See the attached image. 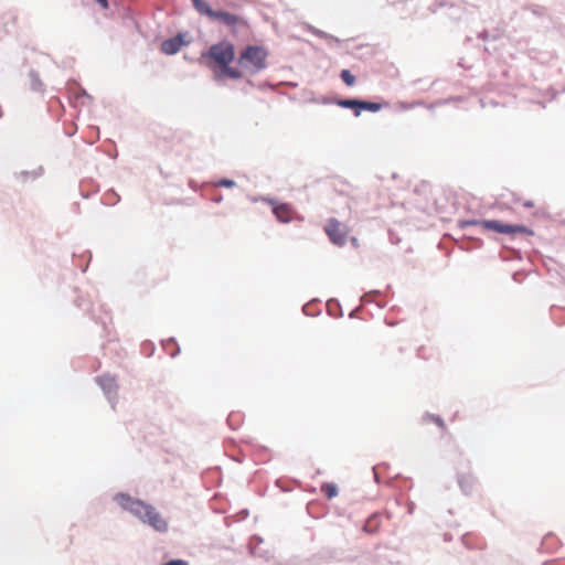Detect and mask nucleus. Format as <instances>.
Returning <instances> with one entry per match:
<instances>
[{
	"mask_svg": "<svg viewBox=\"0 0 565 565\" xmlns=\"http://www.w3.org/2000/svg\"><path fill=\"white\" fill-rule=\"evenodd\" d=\"M236 60L235 44L227 39H222L204 49L195 61L209 68L213 74V81L220 83L225 79L238 81L244 77L245 73L232 65Z\"/></svg>",
	"mask_w": 565,
	"mask_h": 565,
	"instance_id": "obj_1",
	"label": "nucleus"
},
{
	"mask_svg": "<svg viewBox=\"0 0 565 565\" xmlns=\"http://www.w3.org/2000/svg\"><path fill=\"white\" fill-rule=\"evenodd\" d=\"M268 50L264 45L247 44L238 54L237 67L243 72L246 70L249 75H255L267 68Z\"/></svg>",
	"mask_w": 565,
	"mask_h": 565,
	"instance_id": "obj_2",
	"label": "nucleus"
},
{
	"mask_svg": "<svg viewBox=\"0 0 565 565\" xmlns=\"http://www.w3.org/2000/svg\"><path fill=\"white\" fill-rule=\"evenodd\" d=\"M484 231L505 235L510 239H514L518 235L533 236L535 234L531 227L524 224L509 223L497 218L486 222Z\"/></svg>",
	"mask_w": 565,
	"mask_h": 565,
	"instance_id": "obj_3",
	"label": "nucleus"
},
{
	"mask_svg": "<svg viewBox=\"0 0 565 565\" xmlns=\"http://www.w3.org/2000/svg\"><path fill=\"white\" fill-rule=\"evenodd\" d=\"M113 501L115 503H117L118 507H120V509L122 511L129 512L132 516L138 519L140 522H142V520L145 518L143 513H145V511H147L148 505L150 504V503H148L139 498H135L130 493L124 492V491H120V492H117L116 494H114Z\"/></svg>",
	"mask_w": 565,
	"mask_h": 565,
	"instance_id": "obj_4",
	"label": "nucleus"
},
{
	"mask_svg": "<svg viewBox=\"0 0 565 565\" xmlns=\"http://www.w3.org/2000/svg\"><path fill=\"white\" fill-rule=\"evenodd\" d=\"M253 201L254 202L263 201V202L269 204L271 207L273 214L275 215L276 220L279 223L288 224L294 218H297L299 221L303 220L302 216H298V215L295 216L296 212L290 203L281 202L277 199L268 198V196L254 198Z\"/></svg>",
	"mask_w": 565,
	"mask_h": 565,
	"instance_id": "obj_5",
	"label": "nucleus"
},
{
	"mask_svg": "<svg viewBox=\"0 0 565 565\" xmlns=\"http://www.w3.org/2000/svg\"><path fill=\"white\" fill-rule=\"evenodd\" d=\"M211 21H217L222 23L223 25L230 28L231 33L233 35L237 34L238 28H248V21L246 18L231 13L224 9L215 10L213 17L211 18Z\"/></svg>",
	"mask_w": 565,
	"mask_h": 565,
	"instance_id": "obj_6",
	"label": "nucleus"
},
{
	"mask_svg": "<svg viewBox=\"0 0 565 565\" xmlns=\"http://www.w3.org/2000/svg\"><path fill=\"white\" fill-rule=\"evenodd\" d=\"M191 42L192 38L189 31H179L177 34L164 39L161 42L160 50L166 55H175Z\"/></svg>",
	"mask_w": 565,
	"mask_h": 565,
	"instance_id": "obj_7",
	"label": "nucleus"
},
{
	"mask_svg": "<svg viewBox=\"0 0 565 565\" xmlns=\"http://www.w3.org/2000/svg\"><path fill=\"white\" fill-rule=\"evenodd\" d=\"M324 232L329 238V241L338 247H342L347 243L348 232L342 228V224L335 217H330L328 220L327 225L324 226Z\"/></svg>",
	"mask_w": 565,
	"mask_h": 565,
	"instance_id": "obj_8",
	"label": "nucleus"
},
{
	"mask_svg": "<svg viewBox=\"0 0 565 565\" xmlns=\"http://www.w3.org/2000/svg\"><path fill=\"white\" fill-rule=\"evenodd\" d=\"M96 383L102 388L105 397L107 398L108 403L110 404L111 408L115 409L116 403H117V383L115 377L110 376L109 374H103L95 377Z\"/></svg>",
	"mask_w": 565,
	"mask_h": 565,
	"instance_id": "obj_9",
	"label": "nucleus"
},
{
	"mask_svg": "<svg viewBox=\"0 0 565 565\" xmlns=\"http://www.w3.org/2000/svg\"><path fill=\"white\" fill-rule=\"evenodd\" d=\"M143 520L142 524H146L153 529L154 531L159 533H166L169 530L168 522L163 519L160 512L157 511V509L149 504L147 511L143 513Z\"/></svg>",
	"mask_w": 565,
	"mask_h": 565,
	"instance_id": "obj_10",
	"label": "nucleus"
},
{
	"mask_svg": "<svg viewBox=\"0 0 565 565\" xmlns=\"http://www.w3.org/2000/svg\"><path fill=\"white\" fill-rule=\"evenodd\" d=\"M67 92L70 100H75L79 103L81 106H88L94 103V98L92 95L87 93V90L75 79L67 82Z\"/></svg>",
	"mask_w": 565,
	"mask_h": 565,
	"instance_id": "obj_11",
	"label": "nucleus"
},
{
	"mask_svg": "<svg viewBox=\"0 0 565 565\" xmlns=\"http://www.w3.org/2000/svg\"><path fill=\"white\" fill-rule=\"evenodd\" d=\"M381 519L382 514L380 512H373L369 515V518L365 520L362 531L366 534H376L380 531L381 527Z\"/></svg>",
	"mask_w": 565,
	"mask_h": 565,
	"instance_id": "obj_12",
	"label": "nucleus"
},
{
	"mask_svg": "<svg viewBox=\"0 0 565 565\" xmlns=\"http://www.w3.org/2000/svg\"><path fill=\"white\" fill-rule=\"evenodd\" d=\"M475 477L470 473H458L457 482L465 495H470L475 487Z\"/></svg>",
	"mask_w": 565,
	"mask_h": 565,
	"instance_id": "obj_13",
	"label": "nucleus"
},
{
	"mask_svg": "<svg viewBox=\"0 0 565 565\" xmlns=\"http://www.w3.org/2000/svg\"><path fill=\"white\" fill-rule=\"evenodd\" d=\"M118 18L121 20V24L126 28L131 25H137V21L135 20L134 12L130 7L119 6L116 10Z\"/></svg>",
	"mask_w": 565,
	"mask_h": 565,
	"instance_id": "obj_14",
	"label": "nucleus"
},
{
	"mask_svg": "<svg viewBox=\"0 0 565 565\" xmlns=\"http://www.w3.org/2000/svg\"><path fill=\"white\" fill-rule=\"evenodd\" d=\"M482 246H483V241L481 238L472 236V235H463L459 243L460 249L467 250V252L477 249V248H481Z\"/></svg>",
	"mask_w": 565,
	"mask_h": 565,
	"instance_id": "obj_15",
	"label": "nucleus"
},
{
	"mask_svg": "<svg viewBox=\"0 0 565 565\" xmlns=\"http://www.w3.org/2000/svg\"><path fill=\"white\" fill-rule=\"evenodd\" d=\"M193 8L203 17H206L211 20L215 10L210 6V3L205 0H191Z\"/></svg>",
	"mask_w": 565,
	"mask_h": 565,
	"instance_id": "obj_16",
	"label": "nucleus"
},
{
	"mask_svg": "<svg viewBox=\"0 0 565 565\" xmlns=\"http://www.w3.org/2000/svg\"><path fill=\"white\" fill-rule=\"evenodd\" d=\"M30 79V88L36 93H44L45 86L44 83L40 78V74L38 71L31 68L28 73Z\"/></svg>",
	"mask_w": 565,
	"mask_h": 565,
	"instance_id": "obj_17",
	"label": "nucleus"
},
{
	"mask_svg": "<svg viewBox=\"0 0 565 565\" xmlns=\"http://www.w3.org/2000/svg\"><path fill=\"white\" fill-rule=\"evenodd\" d=\"M363 106H364V111H369V113H377L384 108H387L390 106V103L384 100V99H381V100H370V99H365L363 98Z\"/></svg>",
	"mask_w": 565,
	"mask_h": 565,
	"instance_id": "obj_18",
	"label": "nucleus"
},
{
	"mask_svg": "<svg viewBox=\"0 0 565 565\" xmlns=\"http://www.w3.org/2000/svg\"><path fill=\"white\" fill-rule=\"evenodd\" d=\"M327 312L332 318H341L343 316L342 306L335 298H330L327 301Z\"/></svg>",
	"mask_w": 565,
	"mask_h": 565,
	"instance_id": "obj_19",
	"label": "nucleus"
},
{
	"mask_svg": "<svg viewBox=\"0 0 565 565\" xmlns=\"http://www.w3.org/2000/svg\"><path fill=\"white\" fill-rule=\"evenodd\" d=\"M161 344L163 347V350L171 358L178 356L181 352V349L174 338H169L168 340H162Z\"/></svg>",
	"mask_w": 565,
	"mask_h": 565,
	"instance_id": "obj_20",
	"label": "nucleus"
},
{
	"mask_svg": "<svg viewBox=\"0 0 565 565\" xmlns=\"http://www.w3.org/2000/svg\"><path fill=\"white\" fill-rule=\"evenodd\" d=\"M74 264L77 268H79L83 273H85L88 268L89 262L92 259V253L86 250L83 255L77 256L75 253L73 254Z\"/></svg>",
	"mask_w": 565,
	"mask_h": 565,
	"instance_id": "obj_21",
	"label": "nucleus"
},
{
	"mask_svg": "<svg viewBox=\"0 0 565 565\" xmlns=\"http://www.w3.org/2000/svg\"><path fill=\"white\" fill-rule=\"evenodd\" d=\"M446 8H448L447 15L451 20L458 21L465 14V8L462 4L448 2V6Z\"/></svg>",
	"mask_w": 565,
	"mask_h": 565,
	"instance_id": "obj_22",
	"label": "nucleus"
},
{
	"mask_svg": "<svg viewBox=\"0 0 565 565\" xmlns=\"http://www.w3.org/2000/svg\"><path fill=\"white\" fill-rule=\"evenodd\" d=\"M43 173H44L43 167H39L32 171L22 170L21 172L15 173V175L18 179H21L22 182H26L30 178L35 180V179L40 178Z\"/></svg>",
	"mask_w": 565,
	"mask_h": 565,
	"instance_id": "obj_23",
	"label": "nucleus"
},
{
	"mask_svg": "<svg viewBox=\"0 0 565 565\" xmlns=\"http://www.w3.org/2000/svg\"><path fill=\"white\" fill-rule=\"evenodd\" d=\"M321 492L328 500H331L339 494V487L334 482H323L321 484Z\"/></svg>",
	"mask_w": 565,
	"mask_h": 565,
	"instance_id": "obj_24",
	"label": "nucleus"
},
{
	"mask_svg": "<svg viewBox=\"0 0 565 565\" xmlns=\"http://www.w3.org/2000/svg\"><path fill=\"white\" fill-rule=\"evenodd\" d=\"M243 420L244 415L239 412H232L226 419L227 425L232 430L238 429L242 426Z\"/></svg>",
	"mask_w": 565,
	"mask_h": 565,
	"instance_id": "obj_25",
	"label": "nucleus"
},
{
	"mask_svg": "<svg viewBox=\"0 0 565 565\" xmlns=\"http://www.w3.org/2000/svg\"><path fill=\"white\" fill-rule=\"evenodd\" d=\"M491 220L487 218H467V220H459L458 226L459 228L463 230L468 226H480L484 231V224L486 222H490Z\"/></svg>",
	"mask_w": 565,
	"mask_h": 565,
	"instance_id": "obj_26",
	"label": "nucleus"
},
{
	"mask_svg": "<svg viewBox=\"0 0 565 565\" xmlns=\"http://www.w3.org/2000/svg\"><path fill=\"white\" fill-rule=\"evenodd\" d=\"M422 422L423 423H434L436 424L440 429L445 430L446 429V424H445V420L441 418V416L439 415H436V414H431L429 412H426L423 416H422Z\"/></svg>",
	"mask_w": 565,
	"mask_h": 565,
	"instance_id": "obj_27",
	"label": "nucleus"
},
{
	"mask_svg": "<svg viewBox=\"0 0 565 565\" xmlns=\"http://www.w3.org/2000/svg\"><path fill=\"white\" fill-rule=\"evenodd\" d=\"M120 201V196L114 189H109L103 196L102 203L108 206H115Z\"/></svg>",
	"mask_w": 565,
	"mask_h": 565,
	"instance_id": "obj_28",
	"label": "nucleus"
},
{
	"mask_svg": "<svg viewBox=\"0 0 565 565\" xmlns=\"http://www.w3.org/2000/svg\"><path fill=\"white\" fill-rule=\"evenodd\" d=\"M340 78L349 87L354 86L356 83V76L348 68H343L340 72Z\"/></svg>",
	"mask_w": 565,
	"mask_h": 565,
	"instance_id": "obj_29",
	"label": "nucleus"
},
{
	"mask_svg": "<svg viewBox=\"0 0 565 565\" xmlns=\"http://www.w3.org/2000/svg\"><path fill=\"white\" fill-rule=\"evenodd\" d=\"M309 31L316 35L317 38L319 39H323V40H331V41H334L337 43H340V40L338 38H335L334 35L332 34H329L320 29H317L315 26H309Z\"/></svg>",
	"mask_w": 565,
	"mask_h": 565,
	"instance_id": "obj_30",
	"label": "nucleus"
},
{
	"mask_svg": "<svg viewBox=\"0 0 565 565\" xmlns=\"http://www.w3.org/2000/svg\"><path fill=\"white\" fill-rule=\"evenodd\" d=\"M350 110H352L354 117H359L362 111H364L363 98L354 97L352 105L350 106Z\"/></svg>",
	"mask_w": 565,
	"mask_h": 565,
	"instance_id": "obj_31",
	"label": "nucleus"
},
{
	"mask_svg": "<svg viewBox=\"0 0 565 565\" xmlns=\"http://www.w3.org/2000/svg\"><path fill=\"white\" fill-rule=\"evenodd\" d=\"M85 182H86V181H82V182L79 183V193H81V196H82L83 199H88V198H90L93 194L97 193L99 189H98V186H97V185H95V184H94V182H93V181H89L88 183H90V184L93 185V189H92L90 191H86V190H84V188H83Z\"/></svg>",
	"mask_w": 565,
	"mask_h": 565,
	"instance_id": "obj_32",
	"label": "nucleus"
},
{
	"mask_svg": "<svg viewBox=\"0 0 565 565\" xmlns=\"http://www.w3.org/2000/svg\"><path fill=\"white\" fill-rule=\"evenodd\" d=\"M524 9L531 11L536 17H544L546 13V9L540 4H526Z\"/></svg>",
	"mask_w": 565,
	"mask_h": 565,
	"instance_id": "obj_33",
	"label": "nucleus"
},
{
	"mask_svg": "<svg viewBox=\"0 0 565 565\" xmlns=\"http://www.w3.org/2000/svg\"><path fill=\"white\" fill-rule=\"evenodd\" d=\"M154 350H156V347H154L153 342L146 340L141 343V353L145 356L150 358L154 353Z\"/></svg>",
	"mask_w": 565,
	"mask_h": 565,
	"instance_id": "obj_34",
	"label": "nucleus"
},
{
	"mask_svg": "<svg viewBox=\"0 0 565 565\" xmlns=\"http://www.w3.org/2000/svg\"><path fill=\"white\" fill-rule=\"evenodd\" d=\"M254 542H257V544H260L263 543V537H260L259 535L255 534L250 537V542H249V553L254 556H263L262 553H258L257 551V546H255L253 543Z\"/></svg>",
	"mask_w": 565,
	"mask_h": 565,
	"instance_id": "obj_35",
	"label": "nucleus"
},
{
	"mask_svg": "<svg viewBox=\"0 0 565 565\" xmlns=\"http://www.w3.org/2000/svg\"><path fill=\"white\" fill-rule=\"evenodd\" d=\"M319 301H320L319 299H313L312 301L303 305L302 306L303 313L306 316H309V317H317V316H319L321 313V310L318 309V310L313 311V309H310L313 302H319Z\"/></svg>",
	"mask_w": 565,
	"mask_h": 565,
	"instance_id": "obj_36",
	"label": "nucleus"
},
{
	"mask_svg": "<svg viewBox=\"0 0 565 565\" xmlns=\"http://www.w3.org/2000/svg\"><path fill=\"white\" fill-rule=\"evenodd\" d=\"M354 97H341L337 95V102H334V105L344 108L350 109V106L352 105Z\"/></svg>",
	"mask_w": 565,
	"mask_h": 565,
	"instance_id": "obj_37",
	"label": "nucleus"
},
{
	"mask_svg": "<svg viewBox=\"0 0 565 565\" xmlns=\"http://www.w3.org/2000/svg\"><path fill=\"white\" fill-rule=\"evenodd\" d=\"M74 305L82 309V310H85V311H88L92 307V302L88 300V299H85L84 297L82 296H78L75 300H74Z\"/></svg>",
	"mask_w": 565,
	"mask_h": 565,
	"instance_id": "obj_38",
	"label": "nucleus"
},
{
	"mask_svg": "<svg viewBox=\"0 0 565 565\" xmlns=\"http://www.w3.org/2000/svg\"><path fill=\"white\" fill-rule=\"evenodd\" d=\"M320 556L326 561L335 559L338 557V551L335 548H324L320 552Z\"/></svg>",
	"mask_w": 565,
	"mask_h": 565,
	"instance_id": "obj_39",
	"label": "nucleus"
},
{
	"mask_svg": "<svg viewBox=\"0 0 565 565\" xmlns=\"http://www.w3.org/2000/svg\"><path fill=\"white\" fill-rule=\"evenodd\" d=\"M216 185L221 188L232 189L236 185V182L230 178H221L216 181Z\"/></svg>",
	"mask_w": 565,
	"mask_h": 565,
	"instance_id": "obj_40",
	"label": "nucleus"
},
{
	"mask_svg": "<svg viewBox=\"0 0 565 565\" xmlns=\"http://www.w3.org/2000/svg\"><path fill=\"white\" fill-rule=\"evenodd\" d=\"M448 6V1H445V0H437L435 1L434 3H431L429 7H428V10L431 12V13H436L439 9L441 8H446Z\"/></svg>",
	"mask_w": 565,
	"mask_h": 565,
	"instance_id": "obj_41",
	"label": "nucleus"
},
{
	"mask_svg": "<svg viewBox=\"0 0 565 565\" xmlns=\"http://www.w3.org/2000/svg\"><path fill=\"white\" fill-rule=\"evenodd\" d=\"M477 38L482 41H488L490 39L497 41L499 39V35H490L489 31L484 29L477 34Z\"/></svg>",
	"mask_w": 565,
	"mask_h": 565,
	"instance_id": "obj_42",
	"label": "nucleus"
},
{
	"mask_svg": "<svg viewBox=\"0 0 565 565\" xmlns=\"http://www.w3.org/2000/svg\"><path fill=\"white\" fill-rule=\"evenodd\" d=\"M379 467L388 468V463H387V462H382V463H380V465H377V466H373V467H372L373 478H374V481H375L377 484H380V483H381V477H380V475H379V472H377V468H379Z\"/></svg>",
	"mask_w": 565,
	"mask_h": 565,
	"instance_id": "obj_43",
	"label": "nucleus"
},
{
	"mask_svg": "<svg viewBox=\"0 0 565 565\" xmlns=\"http://www.w3.org/2000/svg\"><path fill=\"white\" fill-rule=\"evenodd\" d=\"M337 102V95L334 96H321L319 103L322 105H334Z\"/></svg>",
	"mask_w": 565,
	"mask_h": 565,
	"instance_id": "obj_44",
	"label": "nucleus"
},
{
	"mask_svg": "<svg viewBox=\"0 0 565 565\" xmlns=\"http://www.w3.org/2000/svg\"><path fill=\"white\" fill-rule=\"evenodd\" d=\"M511 253H512V256L511 257H507L504 256L502 253L500 254V257L503 259V260H509V259H522V254L519 249H511Z\"/></svg>",
	"mask_w": 565,
	"mask_h": 565,
	"instance_id": "obj_45",
	"label": "nucleus"
},
{
	"mask_svg": "<svg viewBox=\"0 0 565 565\" xmlns=\"http://www.w3.org/2000/svg\"><path fill=\"white\" fill-rule=\"evenodd\" d=\"M161 565H190V564L188 561L182 559V558H171V559L162 563Z\"/></svg>",
	"mask_w": 565,
	"mask_h": 565,
	"instance_id": "obj_46",
	"label": "nucleus"
},
{
	"mask_svg": "<svg viewBox=\"0 0 565 565\" xmlns=\"http://www.w3.org/2000/svg\"><path fill=\"white\" fill-rule=\"evenodd\" d=\"M244 2H247L244 0ZM243 0H228L226 4L233 10H239L242 8Z\"/></svg>",
	"mask_w": 565,
	"mask_h": 565,
	"instance_id": "obj_47",
	"label": "nucleus"
},
{
	"mask_svg": "<svg viewBox=\"0 0 565 565\" xmlns=\"http://www.w3.org/2000/svg\"><path fill=\"white\" fill-rule=\"evenodd\" d=\"M103 10H108L110 7L109 0H94Z\"/></svg>",
	"mask_w": 565,
	"mask_h": 565,
	"instance_id": "obj_48",
	"label": "nucleus"
},
{
	"mask_svg": "<svg viewBox=\"0 0 565 565\" xmlns=\"http://www.w3.org/2000/svg\"><path fill=\"white\" fill-rule=\"evenodd\" d=\"M388 235H390V241L393 243V244H397L401 239L397 237V235L395 233H393L392 231L388 232Z\"/></svg>",
	"mask_w": 565,
	"mask_h": 565,
	"instance_id": "obj_49",
	"label": "nucleus"
},
{
	"mask_svg": "<svg viewBox=\"0 0 565 565\" xmlns=\"http://www.w3.org/2000/svg\"><path fill=\"white\" fill-rule=\"evenodd\" d=\"M76 131H77V127H76V126H74V127H73V128H71V129H65V130H64V134H65L67 137H72V136H74V135L76 134Z\"/></svg>",
	"mask_w": 565,
	"mask_h": 565,
	"instance_id": "obj_50",
	"label": "nucleus"
},
{
	"mask_svg": "<svg viewBox=\"0 0 565 565\" xmlns=\"http://www.w3.org/2000/svg\"><path fill=\"white\" fill-rule=\"evenodd\" d=\"M211 200H212V202H214V203H221V202H222V200H223V195H222V194H220V193L214 194V195L212 196V199H211Z\"/></svg>",
	"mask_w": 565,
	"mask_h": 565,
	"instance_id": "obj_51",
	"label": "nucleus"
},
{
	"mask_svg": "<svg viewBox=\"0 0 565 565\" xmlns=\"http://www.w3.org/2000/svg\"><path fill=\"white\" fill-rule=\"evenodd\" d=\"M417 103H412V104H408V103H402V108L403 109H412Z\"/></svg>",
	"mask_w": 565,
	"mask_h": 565,
	"instance_id": "obj_52",
	"label": "nucleus"
},
{
	"mask_svg": "<svg viewBox=\"0 0 565 565\" xmlns=\"http://www.w3.org/2000/svg\"><path fill=\"white\" fill-rule=\"evenodd\" d=\"M523 206L525 209H532L534 206V202L531 201V200H526V201L523 202Z\"/></svg>",
	"mask_w": 565,
	"mask_h": 565,
	"instance_id": "obj_53",
	"label": "nucleus"
},
{
	"mask_svg": "<svg viewBox=\"0 0 565 565\" xmlns=\"http://www.w3.org/2000/svg\"><path fill=\"white\" fill-rule=\"evenodd\" d=\"M350 242L353 247H355V248L359 247V239L355 236H351Z\"/></svg>",
	"mask_w": 565,
	"mask_h": 565,
	"instance_id": "obj_54",
	"label": "nucleus"
},
{
	"mask_svg": "<svg viewBox=\"0 0 565 565\" xmlns=\"http://www.w3.org/2000/svg\"><path fill=\"white\" fill-rule=\"evenodd\" d=\"M358 311H359V309H358V308H355V309L351 310V311L349 312V318H350V319H354V318H356V317H358Z\"/></svg>",
	"mask_w": 565,
	"mask_h": 565,
	"instance_id": "obj_55",
	"label": "nucleus"
},
{
	"mask_svg": "<svg viewBox=\"0 0 565 565\" xmlns=\"http://www.w3.org/2000/svg\"><path fill=\"white\" fill-rule=\"evenodd\" d=\"M519 275H520V273H519V271H515V273L512 275V278H513V280H514V281H518V282L520 281V276H519Z\"/></svg>",
	"mask_w": 565,
	"mask_h": 565,
	"instance_id": "obj_56",
	"label": "nucleus"
},
{
	"mask_svg": "<svg viewBox=\"0 0 565 565\" xmlns=\"http://www.w3.org/2000/svg\"><path fill=\"white\" fill-rule=\"evenodd\" d=\"M471 41H472V38L468 35V36H466V38H465L463 43H465V44H468V43H470Z\"/></svg>",
	"mask_w": 565,
	"mask_h": 565,
	"instance_id": "obj_57",
	"label": "nucleus"
},
{
	"mask_svg": "<svg viewBox=\"0 0 565 565\" xmlns=\"http://www.w3.org/2000/svg\"><path fill=\"white\" fill-rule=\"evenodd\" d=\"M385 323L391 327L395 326V322L390 321L387 318L385 319Z\"/></svg>",
	"mask_w": 565,
	"mask_h": 565,
	"instance_id": "obj_58",
	"label": "nucleus"
},
{
	"mask_svg": "<svg viewBox=\"0 0 565 565\" xmlns=\"http://www.w3.org/2000/svg\"><path fill=\"white\" fill-rule=\"evenodd\" d=\"M369 294L370 295H381V291L380 290H372Z\"/></svg>",
	"mask_w": 565,
	"mask_h": 565,
	"instance_id": "obj_59",
	"label": "nucleus"
},
{
	"mask_svg": "<svg viewBox=\"0 0 565 565\" xmlns=\"http://www.w3.org/2000/svg\"><path fill=\"white\" fill-rule=\"evenodd\" d=\"M234 460H235V461H237V462H239V463H242V462H243V460H244V457H237V458H235Z\"/></svg>",
	"mask_w": 565,
	"mask_h": 565,
	"instance_id": "obj_60",
	"label": "nucleus"
},
{
	"mask_svg": "<svg viewBox=\"0 0 565 565\" xmlns=\"http://www.w3.org/2000/svg\"><path fill=\"white\" fill-rule=\"evenodd\" d=\"M379 308H384L386 306V302H377Z\"/></svg>",
	"mask_w": 565,
	"mask_h": 565,
	"instance_id": "obj_61",
	"label": "nucleus"
},
{
	"mask_svg": "<svg viewBox=\"0 0 565 565\" xmlns=\"http://www.w3.org/2000/svg\"><path fill=\"white\" fill-rule=\"evenodd\" d=\"M246 83L249 85V86H254V82L252 79H247Z\"/></svg>",
	"mask_w": 565,
	"mask_h": 565,
	"instance_id": "obj_62",
	"label": "nucleus"
},
{
	"mask_svg": "<svg viewBox=\"0 0 565 565\" xmlns=\"http://www.w3.org/2000/svg\"><path fill=\"white\" fill-rule=\"evenodd\" d=\"M289 85H290V86H292V87H296V86H297V84H296V83H290Z\"/></svg>",
	"mask_w": 565,
	"mask_h": 565,
	"instance_id": "obj_63",
	"label": "nucleus"
},
{
	"mask_svg": "<svg viewBox=\"0 0 565 565\" xmlns=\"http://www.w3.org/2000/svg\"><path fill=\"white\" fill-rule=\"evenodd\" d=\"M561 92H562V93H565V86L562 88V90H561Z\"/></svg>",
	"mask_w": 565,
	"mask_h": 565,
	"instance_id": "obj_64",
	"label": "nucleus"
}]
</instances>
